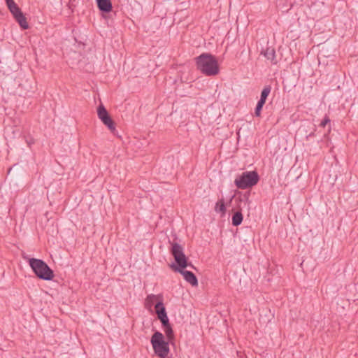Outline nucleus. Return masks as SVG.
<instances>
[{
	"label": "nucleus",
	"mask_w": 358,
	"mask_h": 358,
	"mask_svg": "<svg viewBox=\"0 0 358 358\" xmlns=\"http://www.w3.org/2000/svg\"><path fill=\"white\" fill-rule=\"evenodd\" d=\"M169 342L167 339L165 341L163 334L159 331L155 332L150 339L155 353L160 358H166L169 354Z\"/></svg>",
	"instance_id": "3"
},
{
	"label": "nucleus",
	"mask_w": 358,
	"mask_h": 358,
	"mask_svg": "<svg viewBox=\"0 0 358 358\" xmlns=\"http://www.w3.org/2000/svg\"><path fill=\"white\" fill-rule=\"evenodd\" d=\"M7 4V6H10L11 4L15 3L14 0H5Z\"/></svg>",
	"instance_id": "21"
},
{
	"label": "nucleus",
	"mask_w": 358,
	"mask_h": 358,
	"mask_svg": "<svg viewBox=\"0 0 358 358\" xmlns=\"http://www.w3.org/2000/svg\"><path fill=\"white\" fill-rule=\"evenodd\" d=\"M271 85L265 86L261 92V96H260L259 100L266 102V100L268 96L269 95V94L271 93Z\"/></svg>",
	"instance_id": "15"
},
{
	"label": "nucleus",
	"mask_w": 358,
	"mask_h": 358,
	"mask_svg": "<svg viewBox=\"0 0 358 358\" xmlns=\"http://www.w3.org/2000/svg\"><path fill=\"white\" fill-rule=\"evenodd\" d=\"M264 57L273 64H276L275 51L273 48H267L262 52Z\"/></svg>",
	"instance_id": "11"
},
{
	"label": "nucleus",
	"mask_w": 358,
	"mask_h": 358,
	"mask_svg": "<svg viewBox=\"0 0 358 358\" xmlns=\"http://www.w3.org/2000/svg\"><path fill=\"white\" fill-rule=\"evenodd\" d=\"M259 180V177L256 171H245L235 179L234 183L238 188L245 189L257 185Z\"/></svg>",
	"instance_id": "5"
},
{
	"label": "nucleus",
	"mask_w": 358,
	"mask_h": 358,
	"mask_svg": "<svg viewBox=\"0 0 358 358\" xmlns=\"http://www.w3.org/2000/svg\"><path fill=\"white\" fill-rule=\"evenodd\" d=\"M10 12L13 15L15 20L18 22L19 25L23 29H27L29 28V24L27 21V19L20 8L15 3L11 4L10 6H8Z\"/></svg>",
	"instance_id": "6"
},
{
	"label": "nucleus",
	"mask_w": 358,
	"mask_h": 358,
	"mask_svg": "<svg viewBox=\"0 0 358 358\" xmlns=\"http://www.w3.org/2000/svg\"><path fill=\"white\" fill-rule=\"evenodd\" d=\"M185 268H176V272L180 273L184 277V279L192 286L198 285V280L196 275L191 271L184 270Z\"/></svg>",
	"instance_id": "8"
},
{
	"label": "nucleus",
	"mask_w": 358,
	"mask_h": 358,
	"mask_svg": "<svg viewBox=\"0 0 358 358\" xmlns=\"http://www.w3.org/2000/svg\"><path fill=\"white\" fill-rule=\"evenodd\" d=\"M215 210L217 213H220L222 215L226 213V206L224 199H219L215 203Z\"/></svg>",
	"instance_id": "12"
},
{
	"label": "nucleus",
	"mask_w": 358,
	"mask_h": 358,
	"mask_svg": "<svg viewBox=\"0 0 358 358\" xmlns=\"http://www.w3.org/2000/svg\"><path fill=\"white\" fill-rule=\"evenodd\" d=\"M29 264L34 274L43 280H51L54 278V272L42 259L27 258Z\"/></svg>",
	"instance_id": "2"
},
{
	"label": "nucleus",
	"mask_w": 358,
	"mask_h": 358,
	"mask_svg": "<svg viewBox=\"0 0 358 358\" xmlns=\"http://www.w3.org/2000/svg\"><path fill=\"white\" fill-rule=\"evenodd\" d=\"M329 122H330V119L327 115H326L324 117V118L323 119V120L321 122L320 126L322 127H324Z\"/></svg>",
	"instance_id": "18"
},
{
	"label": "nucleus",
	"mask_w": 358,
	"mask_h": 358,
	"mask_svg": "<svg viewBox=\"0 0 358 358\" xmlns=\"http://www.w3.org/2000/svg\"><path fill=\"white\" fill-rule=\"evenodd\" d=\"M265 104V102L264 101H262L261 100H259L258 102H257V104L256 106V107L257 108H261L262 109L264 105Z\"/></svg>",
	"instance_id": "20"
},
{
	"label": "nucleus",
	"mask_w": 358,
	"mask_h": 358,
	"mask_svg": "<svg viewBox=\"0 0 358 358\" xmlns=\"http://www.w3.org/2000/svg\"><path fill=\"white\" fill-rule=\"evenodd\" d=\"M168 341H172L174 338V334L171 325L163 327Z\"/></svg>",
	"instance_id": "14"
},
{
	"label": "nucleus",
	"mask_w": 358,
	"mask_h": 358,
	"mask_svg": "<svg viewBox=\"0 0 358 358\" xmlns=\"http://www.w3.org/2000/svg\"><path fill=\"white\" fill-rule=\"evenodd\" d=\"M243 221V215L241 212H236L232 216V224L234 226H238Z\"/></svg>",
	"instance_id": "13"
},
{
	"label": "nucleus",
	"mask_w": 358,
	"mask_h": 358,
	"mask_svg": "<svg viewBox=\"0 0 358 358\" xmlns=\"http://www.w3.org/2000/svg\"><path fill=\"white\" fill-rule=\"evenodd\" d=\"M171 252L177 264V265H171V267L174 271H176V268H186L187 266L194 268L192 264L187 262V259L184 253V249L179 243H172Z\"/></svg>",
	"instance_id": "4"
},
{
	"label": "nucleus",
	"mask_w": 358,
	"mask_h": 358,
	"mask_svg": "<svg viewBox=\"0 0 358 358\" xmlns=\"http://www.w3.org/2000/svg\"><path fill=\"white\" fill-rule=\"evenodd\" d=\"M261 110H262L261 108H257V107L255 108V115L257 117H259L260 116Z\"/></svg>",
	"instance_id": "19"
},
{
	"label": "nucleus",
	"mask_w": 358,
	"mask_h": 358,
	"mask_svg": "<svg viewBox=\"0 0 358 358\" xmlns=\"http://www.w3.org/2000/svg\"><path fill=\"white\" fill-rule=\"evenodd\" d=\"M97 115L101 121L111 131L115 130L114 122L110 117L108 111L103 104H101L97 108Z\"/></svg>",
	"instance_id": "7"
},
{
	"label": "nucleus",
	"mask_w": 358,
	"mask_h": 358,
	"mask_svg": "<svg viewBox=\"0 0 358 358\" xmlns=\"http://www.w3.org/2000/svg\"><path fill=\"white\" fill-rule=\"evenodd\" d=\"M197 69L204 75L214 76L219 73V66L215 57L209 53H203L196 58Z\"/></svg>",
	"instance_id": "1"
},
{
	"label": "nucleus",
	"mask_w": 358,
	"mask_h": 358,
	"mask_svg": "<svg viewBox=\"0 0 358 358\" xmlns=\"http://www.w3.org/2000/svg\"><path fill=\"white\" fill-rule=\"evenodd\" d=\"M156 313L157 315V317L159 320L161 318L165 317L167 316V313L166 311V308L164 306V303L162 302V299H161L155 305V306Z\"/></svg>",
	"instance_id": "10"
},
{
	"label": "nucleus",
	"mask_w": 358,
	"mask_h": 358,
	"mask_svg": "<svg viewBox=\"0 0 358 358\" xmlns=\"http://www.w3.org/2000/svg\"><path fill=\"white\" fill-rule=\"evenodd\" d=\"M159 320L161 321L163 327L171 325L169 323V320L168 316L161 318Z\"/></svg>",
	"instance_id": "17"
},
{
	"label": "nucleus",
	"mask_w": 358,
	"mask_h": 358,
	"mask_svg": "<svg viewBox=\"0 0 358 358\" xmlns=\"http://www.w3.org/2000/svg\"><path fill=\"white\" fill-rule=\"evenodd\" d=\"M162 299L160 295L150 294L147 296L146 301L148 303H152L155 299Z\"/></svg>",
	"instance_id": "16"
},
{
	"label": "nucleus",
	"mask_w": 358,
	"mask_h": 358,
	"mask_svg": "<svg viewBox=\"0 0 358 358\" xmlns=\"http://www.w3.org/2000/svg\"><path fill=\"white\" fill-rule=\"evenodd\" d=\"M99 9L104 13L112 10L113 6L110 0H96Z\"/></svg>",
	"instance_id": "9"
}]
</instances>
